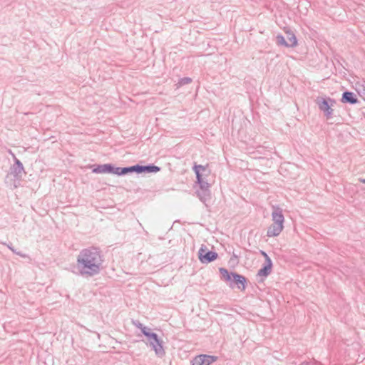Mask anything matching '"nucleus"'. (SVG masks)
Returning <instances> with one entry per match:
<instances>
[{
	"mask_svg": "<svg viewBox=\"0 0 365 365\" xmlns=\"http://www.w3.org/2000/svg\"><path fill=\"white\" fill-rule=\"evenodd\" d=\"M103 255L98 247L84 248L77 255L73 272L84 278L93 277L100 274L103 268Z\"/></svg>",
	"mask_w": 365,
	"mask_h": 365,
	"instance_id": "nucleus-1",
	"label": "nucleus"
},
{
	"mask_svg": "<svg viewBox=\"0 0 365 365\" xmlns=\"http://www.w3.org/2000/svg\"><path fill=\"white\" fill-rule=\"evenodd\" d=\"M132 324L135 327L140 329L142 334L147 338L149 345L158 357H163L165 355V351L163 348V341L156 333L152 331L151 329L143 325L138 320H132Z\"/></svg>",
	"mask_w": 365,
	"mask_h": 365,
	"instance_id": "nucleus-2",
	"label": "nucleus"
},
{
	"mask_svg": "<svg viewBox=\"0 0 365 365\" xmlns=\"http://www.w3.org/2000/svg\"><path fill=\"white\" fill-rule=\"evenodd\" d=\"M220 279L226 282L231 289H238L245 291L247 288L248 279L243 275L233 271H229L225 267H220Z\"/></svg>",
	"mask_w": 365,
	"mask_h": 365,
	"instance_id": "nucleus-3",
	"label": "nucleus"
},
{
	"mask_svg": "<svg viewBox=\"0 0 365 365\" xmlns=\"http://www.w3.org/2000/svg\"><path fill=\"white\" fill-rule=\"evenodd\" d=\"M195 182L199 185V189L196 190L195 193L200 200L203 203H205L207 201L210 200L211 197V192L210 190L211 185L208 183L204 176L196 177Z\"/></svg>",
	"mask_w": 365,
	"mask_h": 365,
	"instance_id": "nucleus-4",
	"label": "nucleus"
},
{
	"mask_svg": "<svg viewBox=\"0 0 365 365\" xmlns=\"http://www.w3.org/2000/svg\"><path fill=\"white\" fill-rule=\"evenodd\" d=\"M218 257L215 251L210 250L206 245H202L198 250V259L202 264H208L214 262Z\"/></svg>",
	"mask_w": 365,
	"mask_h": 365,
	"instance_id": "nucleus-5",
	"label": "nucleus"
},
{
	"mask_svg": "<svg viewBox=\"0 0 365 365\" xmlns=\"http://www.w3.org/2000/svg\"><path fill=\"white\" fill-rule=\"evenodd\" d=\"M316 103L320 110L324 112V114H332L333 109L331 107L336 103V101L329 97H318L316 100Z\"/></svg>",
	"mask_w": 365,
	"mask_h": 365,
	"instance_id": "nucleus-6",
	"label": "nucleus"
},
{
	"mask_svg": "<svg viewBox=\"0 0 365 365\" xmlns=\"http://www.w3.org/2000/svg\"><path fill=\"white\" fill-rule=\"evenodd\" d=\"M14 164L10 167L9 174L11 175L15 180H21L23 173H26L23 163L14 155Z\"/></svg>",
	"mask_w": 365,
	"mask_h": 365,
	"instance_id": "nucleus-7",
	"label": "nucleus"
},
{
	"mask_svg": "<svg viewBox=\"0 0 365 365\" xmlns=\"http://www.w3.org/2000/svg\"><path fill=\"white\" fill-rule=\"evenodd\" d=\"M92 167V173H109L115 175L116 166L114 164H97L93 165Z\"/></svg>",
	"mask_w": 365,
	"mask_h": 365,
	"instance_id": "nucleus-8",
	"label": "nucleus"
},
{
	"mask_svg": "<svg viewBox=\"0 0 365 365\" xmlns=\"http://www.w3.org/2000/svg\"><path fill=\"white\" fill-rule=\"evenodd\" d=\"M273 263L272 260L264 261L262 267L258 270L257 276L262 277L258 280L259 282H262L264 278L267 277L272 272Z\"/></svg>",
	"mask_w": 365,
	"mask_h": 365,
	"instance_id": "nucleus-9",
	"label": "nucleus"
},
{
	"mask_svg": "<svg viewBox=\"0 0 365 365\" xmlns=\"http://www.w3.org/2000/svg\"><path fill=\"white\" fill-rule=\"evenodd\" d=\"M341 101L345 104L354 105L359 103L357 96L352 91L345 90L341 98Z\"/></svg>",
	"mask_w": 365,
	"mask_h": 365,
	"instance_id": "nucleus-10",
	"label": "nucleus"
},
{
	"mask_svg": "<svg viewBox=\"0 0 365 365\" xmlns=\"http://www.w3.org/2000/svg\"><path fill=\"white\" fill-rule=\"evenodd\" d=\"M272 221L274 224L284 226V217L282 213V210L278 206H273V211L272 213Z\"/></svg>",
	"mask_w": 365,
	"mask_h": 365,
	"instance_id": "nucleus-11",
	"label": "nucleus"
},
{
	"mask_svg": "<svg viewBox=\"0 0 365 365\" xmlns=\"http://www.w3.org/2000/svg\"><path fill=\"white\" fill-rule=\"evenodd\" d=\"M138 165V174L142 173H156L160 170V167H158L153 163L148 165Z\"/></svg>",
	"mask_w": 365,
	"mask_h": 365,
	"instance_id": "nucleus-12",
	"label": "nucleus"
},
{
	"mask_svg": "<svg viewBox=\"0 0 365 365\" xmlns=\"http://www.w3.org/2000/svg\"><path fill=\"white\" fill-rule=\"evenodd\" d=\"M138 174V165H133L128 167H116L115 175L118 176H123L131 173Z\"/></svg>",
	"mask_w": 365,
	"mask_h": 365,
	"instance_id": "nucleus-13",
	"label": "nucleus"
},
{
	"mask_svg": "<svg viewBox=\"0 0 365 365\" xmlns=\"http://www.w3.org/2000/svg\"><path fill=\"white\" fill-rule=\"evenodd\" d=\"M192 170L195 172L196 177H206L210 173V170L208 169V165H202L195 163Z\"/></svg>",
	"mask_w": 365,
	"mask_h": 365,
	"instance_id": "nucleus-14",
	"label": "nucleus"
},
{
	"mask_svg": "<svg viewBox=\"0 0 365 365\" xmlns=\"http://www.w3.org/2000/svg\"><path fill=\"white\" fill-rule=\"evenodd\" d=\"M196 357H197L200 365H211L217 359V356L207 354H200Z\"/></svg>",
	"mask_w": 365,
	"mask_h": 365,
	"instance_id": "nucleus-15",
	"label": "nucleus"
},
{
	"mask_svg": "<svg viewBox=\"0 0 365 365\" xmlns=\"http://www.w3.org/2000/svg\"><path fill=\"white\" fill-rule=\"evenodd\" d=\"M283 228L284 226L272 223L267 229V236L269 237H277L279 235Z\"/></svg>",
	"mask_w": 365,
	"mask_h": 365,
	"instance_id": "nucleus-16",
	"label": "nucleus"
},
{
	"mask_svg": "<svg viewBox=\"0 0 365 365\" xmlns=\"http://www.w3.org/2000/svg\"><path fill=\"white\" fill-rule=\"evenodd\" d=\"M287 34V41H288V48H294L298 44V40L292 31L288 29L285 31Z\"/></svg>",
	"mask_w": 365,
	"mask_h": 365,
	"instance_id": "nucleus-17",
	"label": "nucleus"
},
{
	"mask_svg": "<svg viewBox=\"0 0 365 365\" xmlns=\"http://www.w3.org/2000/svg\"><path fill=\"white\" fill-rule=\"evenodd\" d=\"M325 121L327 124L339 125L341 123L342 118L341 115H324Z\"/></svg>",
	"mask_w": 365,
	"mask_h": 365,
	"instance_id": "nucleus-18",
	"label": "nucleus"
},
{
	"mask_svg": "<svg viewBox=\"0 0 365 365\" xmlns=\"http://www.w3.org/2000/svg\"><path fill=\"white\" fill-rule=\"evenodd\" d=\"M276 41H277V45L288 48V43H287L288 41H287V40L285 39V38L283 35H282L280 34H278L276 36Z\"/></svg>",
	"mask_w": 365,
	"mask_h": 365,
	"instance_id": "nucleus-19",
	"label": "nucleus"
},
{
	"mask_svg": "<svg viewBox=\"0 0 365 365\" xmlns=\"http://www.w3.org/2000/svg\"><path fill=\"white\" fill-rule=\"evenodd\" d=\"M192 81V79L190 77H183L179 79L178 82L175 84L177 88H180L186 84H189Z\"/></svg>",
	"mask_w": 365,
	"mask_h": 365,
	"instance_id": "nucleus-20",
	"label": "nucleus"
},
{
	"mask_svg": "<svg viewBox=\"0 0 365 365\" xmlns=\"http://www.w3.org/2000/svg\"><path fill=\"white\" fill-rule=\"evenodd\" d=\"M356 91L359 96L365 101V85H359L358 88H356Z\"/></svg>",
	"mask_w": 365,
	"mask_h": 365,
	"instance_id": "nucleus-21",
	"label": "nucleus"
},
{
	"mask_svg": "<svg viewBox=\"0 0 365 365\" xmlns=\"http://www.w3.org/2000/svg\"><path fill=\"white\" fill-rule=\"evenodd\" d=\"M320 363L315 360V359H312V360H309V361H303L302 362H301L299 365H319Z\"/></svg>",
	"mask_w": 365,
	"mask_h": 365,
	"instance_id": "nucleus-22",
	"label": "nucleus"
},
{
	"mask_svg": "<svg viewBox=\"0 0 365 365\" xmlns=\"http://www.w3.org/2000/svg\"><path fill=\"white\" fill-rule=\"evenodd\" d=\"M8 248L12 251L13 253L19 255V256H21L22 257H26V255L24 254H22L21 252H17L16 250H15L14 248V247L12 246L11 243H10V245H7Z\"/></svg>",
	"mask_w": 365,
	"mask_h": 365,
	"instance_id": "nucleus-23",
	"label": "nucleus"
},
{
	"mask_svg": "<svg viewBox=\"0 0 365 365\" xmlns=\"http://www.w3.org/2000/svg\"><path fill=\"white\" fill-rule=\"evenodd\" d=\"M259 253L264 257V261L272 260L271 258L266 253V252H264L263 250H260Z\"/></svg>",
	"mask_w": 365,
	"mask_h": 365,
	"instance_id": "nucleus-24",
	"label": "nucleus"
},
{
	"mask_svg": "<svg viewBox=\"0 0 365 365\" xmlns=\"http://www.w3.org/2000/svg\"><path fill=\"white\" fill-rule=\"evenodd\" d=\"M191 365H200L199 362H198V359H197V357H194L192 359V360H191Z\"/></svg>",
	"mask_w": 365,
	"mask_h": 365,
	"instance_id": "nucleus-25",
	"label": "nucleus"
},
{
	"mask_svg": "<svg viewBox=\"0 0 365 365\" xmlns=\"http://www.w3.org/2000/svg\"><path fill=\"white\" fill-rule=\"evenodd\" d=\"M359 182L363 183V184H365V178H359Z\"/></svg>",
	"mask_w": 365,
	"mask_h": 365,
	"instance_id": "nucleus-26",
	"label": "nucleus"
},
{
	"mask_svg": "<svg viewBox=\"0 0 365 365\" xmlns=\"http://www.w3.org/2000/svg\"><path fill=\"white\" fill-rule=\"evenodd\" d=\"M23 114L27 115V114H34V113L31 112H24V113H23Z\"/></svg>",
	"mask_w": 365,
	"mask_h": 365,
	"instance_id": "nucleus-27",
	"label": "nucleus"
}]
</instances>
